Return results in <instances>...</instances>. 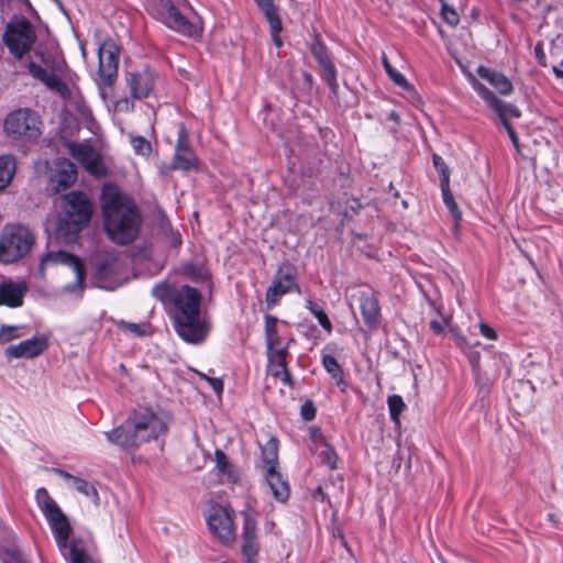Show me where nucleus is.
<instances>
[{
    "mask_svg": "<svg viewBox=\"0 0 563 563\" xmlns=\"http://www.w3.org/2000/svg\"><path fill=\"white\" fill-rule=\"evenodd\" d=\"M152 296L170 307V318L177 335L189 344L203 343L210 331L211 322L201 313V294L188 285L172 286L156 284Z\"/></svg>",
    "mask_w": 563,
    "mask_h": 563,
    "instance_id": "1",
    "label": "nucleus"
},
{
    "mask_svg": "<svg viewBox=\"0 0 563 563\" xmlns=\"http://www.w3.org/2000/svg\"><path fill=\"white\" fill-rule=\"evenodd\" d=\"M104 230L118 244L133 242L140 231L142 218L134 200L117 186L106 185L101 194Z\"/></svg>",
    "mask_w": 563,
    "mask_h": 563,
    "instance_id": "2",
    "label": "nucleus"
},
{
    "mask_svg": "<svg viewBox=\"0 0 563 563\" xmlns=\"http://www.w3.org/2000/svg\"><path fill=\"white\" fill-rule=\"evenodd\" d=\"M168 428L167 415L151 407L135 408L125 422L106 432L107 439L121 446H137L144 442L157 439Z\"/></svg>",
    "mask_w": 563,
    "mask_h": 563,
    "instance_id": "3",
    "label": "nucleus"
},
{
    "mask_svg": "<svg viewBox=\"0 0 563 563\" xmlns=\"http://www.w3.org/2000/svg\"><path fill=\"white\" fill-rule=\"evenodd\" d=\"M65 216L59 223L56 234L70 241L75 238L80 228L90 221L92 207L86 195L81 192H70L65 197Z\"/></svg>",
    "mask_w": 563,
    "mask_h": 563,
    "instance_id": "4",
    "label": "nucleus"
},
{
    "mask_svg": "<svg viewBox=\"0 0 563 563\" xmlns=\"http://www.w3.org/2000/svg\"><path fill=\"white\" fill-rule=\"evenodd\" d=\"M35 243L32 231L22 225H5L0 234V262L12 264L25 257Z\"/></svg>",
    "mask_w": 563,
    "mask_h": 563,
    "instance_id": "5",
    "label": "nucleus"
},
{
    "mask_svg": "<svg viewBox=\"0 0 563 563\" xmlns=\"http://www.w3.org/2000/svg\"><path fill=\"white\" fill-rule=\"evenodd\" d=\"M35 499L38 508L48 521L58 549L65 551L68 547V539L71 532V527L66 515L44 487L36 490Z\"/></svg>",
    "mask_w": 563,
    "mask_h": 563,
    "instance_id": "6",
    "label": "nucleus"
},
{
    "mask_svg": "<svg viewBox=\"0 0 563 563\" xmlns=\"http://www.w3.org/2000/svg\"><path fill=\"white\" fill-rule=\"evenodd\" d=\"M41 126L40 115L29 108L11 111L3 121L5 135L14 141L35 140L41 134Z\"/></svg>",
    "mask_w": 563,
    "mask_h": 563,
    "instance_id": "7",
    "label": "nucleus"
},
{
    "mask_svg": "<svg viewBox=\"0 0 563 563\" xmlns=\"http://www.w3.org/2000/svg\"><path fill=\"white\" fill-rule=\"evenodd\" d=\"M35 40L34 26L27 19L15 18L7 24L3 41L15 57L21 58L26 54Z\"/></svg>",
    "mask_w": 563,
    "mask_h": 563,
    "instance_id": "8",
    "label": "nucleus"
},
{
    "mask_svg": "<svg viewBox=\"0 0 563 563\" xmlns=\"http://www.w3.org/2000/svg\"><path fill=\"white\" fill-rule=\"evenodd\" d=\"M209 530L223 544L235 540L234 510L221 505H211L206 514Z\"/></svg>",
    "mask_w": 563,
    "mask_h": 563,
    "instance_id": "9",
    "label": "nucleus"
},
{
    "mask_svg": "<svg viewBox=\"0 0 563 563\" xmlns=\"http://www.w3.org/2000/svg\"><path fill=\"white\" fill-rule=\"evenodd\" d=\"M155 14L166 26L183 35L195 36L200 32V29L183 15L170 0H159L155 5Z\"/></svg>",
    "mask_w": 563,
    "mask_h": 563,
    "instance_id": "10",
    "label": "nucleus"
},
{
    "mask_svg": "<svg viewBox=\"0 0 563 563\" xmlns=\"http://www.w3.org/2000/svg\"><path fill=\"white\" fill-rule=\"evenodd\" d=\"M69 155L88 173L100 175L104 172L100 153L88 142H68Z\"/></svg>",
    "mask_w": 563,
    "mask_h": 563,
    "instance_id": "11",
    "label": "nucleus"
},
{
    "mask_svg": "<svg viewBox=\"0 0 563 563\" xmlns=\"http://www.w3.org/2000/svg\"><path fill=\"white\" fill-rule=\"evenodd\" d=\"M27 68L31 75L43 82L49 90L55 91L64 99L70 98V89L60 79L62 69L45 68L36 62H30Z\"/></svg>",
    "mask_w": 563,
    "mask_h": 563,
    "instance_id": "12",
    "label": "nucleus"
},
{
    "mask_svg": "<svg viewBox=\"0 0 563 563\" xmlns=\"http://www.w3.org/2000/svg\"><path fill=\"white\" fill-rule=\"evenodd\" d=\"M66 265L75 272V279L76 286H81L84 278H85V268L79 257L69 254L64 251H48L43 257L41 258L40 263V273L44 274V271L48 266L53 265Z\"/></svg>",
    "mask_w": 563,
    "mask_h": 563,
    "instance_id": "13",
    "label": "nucleus"
},
{
    "mask_svg": "<svg viewBox=\"0 0 563 563\" xmlns=\"http://www.w3.org/2000/svg\"><path fill=\"white\" fill-rule=\"evenodd\" d=\"M99 74L104 82H110L117 74L120 49L112 38L104 40L98 49Z\"/></svg>",
    "mask_w": 563,
    "mask_h": 563,
    "instance_id": "14",
    "label": "nucleus"
},
{
    "mask_svg": "<svg viewBox=\"0 0 563 563\" xmlns=\"http://www.w3.org/2000/svg\"><path fill=\"white\" fill-rule=\"evenodd\" d=\"M364 323L369 330H376L380 324V306L377 294L372 289L360 290L356 294Z\"/></svg>",
    "mask_w": 563,
    "mask_h": 563,
    "instance_id": "15",
    "label": "nucleus"
},
{
    "mask_svg": "<svg viewBox=\"0 0 563 563\" xmlns=\"http://www.w3.org/2000/svg\"><path fill=\"white\" fill-rule=\"evenodd\" d=\"M197 157L189 146L188 134L183 123L178 125L177 144L172 162L173 169L189 170L196 167Z\"/></svg>",
    "mask_w": 563,
    "mask_h": 563,
    "instance_id": "16",
    "label": "nucleus"
},
{
    "mask_svg": "<svg viewBox=\"0 0 563 563\" xmlns=\"http://www.w3.org/2000/svg\"><path fill=\"white\" fill-rule=\"evenodd\" d=\"M468 78L473 89L486 102L487 107L494 110L498 117L510 115L514 118H519L521 115L520 110L516 106L504 103L493 93V91H490L485 85L478 81L473 75H470Z\"/></svg>",
    "mask_w": 563,
    "mask_h": 563,
    "instance_id": "17",
    "label": "nucleus"
},
{
    "mask_svg": "<svg viewBox=\"0 0 563 563\" xmlns=\"http://www.w3.org/2000/svg\"><path fill=\"white\" fill-rule=\"evenodd\" d=\"M125 80L132 97L134 99H144L147 98L154 89L156 74L148 68H144L129 73Z\"/></svg>",
    "mask_w": 563,
    "mask_h": 563,
    "instance_id": "18",
    "label": "nucleus"
},
{
    "mask_svg": "<svg viewBox=\"0 0 563 563\" xmlns=\"http://www.w3.org/2000/svg\"><path fill=\"white\" fill-rule=\"evenodd\" d=\"M29 285L23 279H3L0 283V305L18 308L23 305Z\"/></svg>",
    "mask_w": 563,
    "mask_h": 563,
    "instance_id": "19",
    "label": "nucleus"
},
{
    "mask_svg": "<svg viewBox=\"0 0 563 563\" xmlns=\"http://www.w3.org/2000/svg\"><path fill=\"white\" fill-rule=\"evenodd\" d=\"M47 346L48 342L45 336H33L8 346L4 354L8 358H32L42 354Z\"/></svg>",
    "mask_w": 563,
    "mask_h": 563,
    "instance_id": "20",
    "label": "nucleus"
},
{
    "mask_svg": "<svg viewBox=\"0 0 563 563\" xmlns=\"http://www.w3.org/2000/svg\"><path fill=\"white\" fill-rule=\"evenodd\" d=\"M292 287H296L297 291L300 292V288L295 284V275L289 271L278 269L266 291L267 305L275 306L279 298L290 291Z\"/></svg>",
    "mask_w": 563,
    "mask_h": 563,
    "instance_id": "21",
    "label": "nucleus"
},
{
    "mask_svg": "<svg viewBox=\"0 0 563 563\" xmlns=\"http://www.w3.org/2000/svg\"><path fill=\"white\" fill-rule=\"evenodd\" d=\"M241 549L247 563H253L260 551V542L256 533V521L249 515L244 517Z\"/></svg>",
    "mask_w": 563,
    "mask_h": 563,
    "instance_id": "22",
    "label": "nucleus"
},
{
    "mask_svg": "<svg viewBox=\"0 0 563 563\" xmlns=\"http://www.w3.org/2000/svg\"><path fill=\"white\" fill-rule=\"evenodd\" d=\"M310 49L313 57L322 68L323 79L327 81L332 92H336L339 87L336 81V69L329 57L327 47L321 42H316L311 45Z\"/></svg>",
    "mask_w": 563,
    "mask_h": 563,
    "instance_id": "23",
    "label": "nucleus"
},
{
    "mask_svg": "<svg viewBox=\"0 0 563 563\" xmlns=\"http://www.w3.org/2000/svg\"><path fill=\"white\" fill-rule=\"evenodd\" d=\"M287 349H277L268 353V371L273 377L280 379L285 385H292L290 373L286 364Z\"/></svg>",
    "mask_w": 563,
    "mask_h": 563,
    "instance_id": "24",
    "label": "nucleus"
},
{
    "mask_svg": "<svg viewBox=\"0 0 563 563\" xmlns=\"http://www.w3.org/2000/svg\"><path fill=\"white\" fill-rule=\"evenodd\" d=\"M477 74L481 78L487 80L500 95L508 96L514 90L511 81L501 73L479 66Z\"/></svg>",
    "mask_w": 563,
    "mask_h": 563,
    "instance_id": "25",
    "label": "nucleus"
},
{
    "mask_svg": "<svg viewBox=\"0 0 563 563\" xmlns=\"http://www.w3.org/2000/svg\"><path fill=\"white\" fill-rule=\"evenodd\" d=\"M264 476L274 498L280 503H285L289 497V485L287 481L284 479L278 468L266 471Z\"/></svg>",
    "mask_w": 563,
    "mask_h": 563,
    "instance_id": "26",
    "label": "nucleus"
},
{
    "mask_svg": "<svg viewBox=\"0 0 563 563\" xmlns=\"http://www.w3.org/2000/svg\"><path fill=\"white\" fill-rule=\"evenodd\" d=\"M77 179V168L69 159H59L56 168V180L64 188L73 185Z\"/></svg>",
    "mask_w": 563,
    "mask_h": 563,
    "instance_id": "27",
    "label": "nucleus"
},
{
    "mask_svg": "<svg viewBox=\"0 0 563 563\" xmlns=\"http://www.w3.org/2000/svg\"><path fill=\"white\" fill-rule=\"evenodd\" d=\"M263 473L278 468V440L271 438L262 448Z\"/></svg>",
    "mask_w": 563,
    "mask_h": 563,
    "instance_id": "28",
    "label": "nucleus"
},
{
    "mask_svg": "<svg viewBox=\"0 0 563 563\" xmlns=\"http://www.w3.org/2000/svg\"><path fill=\"white\" fill-rule=\"evenodd\" d=\"M15 174V159L11 155L0 156V191L5 189Z\"/></svg>",
    "mask_w": 563,
    "mask_h": 563,
    "instance_id": "29",
    "label": "nucleus"
},
{
    "mask_svg": "<svg viewBox=\"0 0 563 563\" xmlns=\"http://www.w3.org/2000/svg\"><path fill=\"white\" fill-rule=\"evenodd\" d=\"M69 561L70 563H92L88 555L85 544L80 539H74L69 543Z\"/></svg>",
    "mask_w": 563,
    "mask_h": 563,
    "instance_id": "30",
    "label": "nucleus"
},
{
    "mask_svg": "<svg viewBox=\"0 0 563 563\" xmlns=\"http://www.w3.org/2000/svg\"><path fill=\"white\" fill-rule=\"evenodd\" d=\"M256 5L264 13L269 26L277 29L280 20L277 8L273 3V0H254Z\"/></svg>",
    "mask_w": 563,
    "mask_h": 563,
    "instance_id": "31",
    "label": "nucleus"
},
{
    "mask_svg": "<svg viewBox=\"0 0 563 563\" xmlns=\"http://www.w3.org/2000/svg\"><path fill=\"white\" fill-rule=\"evenodd\" d=\"M322 365L339 386L344 384L343 371L334 356L330 354H323Z\"/></svg>",
    "mask_w": 563,
    "mask_h": 563,
    "instance_id": "32",
    "label": "nucleus"
},
{
    "mask_svg": "<svg viewBox=\"0 0 563 563\" xmlns=\"http://www.w3.org/2000/svg\"><path fill=\"white\" fill-rule=\"evenodd\" d=\"M440 187H441L443 203L445 205V207L448 208V210L450 211V213L452 214L454 220L456 222H459L462 218V212H461L457 203L455 202V199L450 190V184H446L445 186L440 185Z\"/></svg>",
    "mask_w": 563,
    "mask_h": 563,
    "instance_id": "33",
    "label": "nucleus"
},
{
    "mask_svg": "<svg viewBox=\"0 0 563 563\" xmlns=\"http://www.w3.org/2000/svg\"><path fill=\"white\" fill-rule=\"evenodd\" d=\"M387 405L391 420L399 423V416L406 408L402 398L399 395H391L387 398Z\"/></svg>",
    "mask_w": 563,
    "mask_h": 563,
    "instance_id": "34",
    "label": "nucleus"
},
{
    "mask_svg": "<svg viewBox=\"0 0 563 563\" xmlns=\"http://www.w3.org/2000/svg\"><path fill=\"white\" fill-rule=\"evenodd\" d=\"M74 487L78 493L90 497L96 504L99 501L98 492L89 482L79 477L74 478Z\"/></svg>",
    "mask_w": 563,
    "mask_h": 563,
    "instance_id": "35",
    "label": "nucleus"
},
{
    "mask_svg": "<svg viewBox=\"0 0 563 563\" xmlns=\"http://www.w3.org/2000/svg\"><path fill=\"white\" fill-rule=\"evenodd\" d=\"M382 62H383V66L386 70V73L388 74L389 78L397 86L402 87V88L408 87V81L405 78V76L391 66V64L389 63V60L387 59V57L385 55H383Z\"/></svg>",
    "mask_w": 563,
    "mask_h": 563,
    "instance_id": "36",
    "label": "nucleus"
},
{
    "mask_svg": "<svg viewBox=\"0 0 563 563\" xmlns=\"http://www.w3.org/2000/svg\"><path fill=\"white\" fill-rule=\"evenodd\" d=\"M120 327L134 336H143L150 333V324L146 322L133 323L122 321Z\"/></svg>",
    "mask_w": 563,
    "mask_h": 563,
    "instance_id": "37",
    "label": "nucleus"
},
{
    "mask_svg": "<svg viewBox=\"0 0 563 563\" xmlns=\"http://www.w3.org/2000/svg\"><path fill=\"white\" fill-rule=\"evenodd\" d=\"M320 449H322L320 452L322 463L328 465L331 470L336 468L339 457L335 451L328 443L321 445Z\"/></svg>",
    "mask_w": 563,
    "mask_h": 563,
    "instance_id": "38",
    "label": "nucleus"
},
{
    "mask_svg": "<svg viewBox=\"0 0 563 563\" xmlns=\"http://www.w3.org/2000/svg\"><path fill=\"white\" fill-rule=\"evenodd\" d=\"M432 161L435 169L440 175V185L445 186L446 184H450V170L443 158L438 154H433Z\"/></svg>",
    "mask_w": 563,
    "mask_h": 563,
    "instance_id": "39",
    "label": "nucleus"
},
{
    "mask_svg": "<svg viewBox=\"0 0 563 563\" xmlns=\"http://www.w3.org/2000/svg\"><path fill=\"white\" fill-rule=\"evenodd\" d=\"M36 56L40 58L38 65H42L45 68L62 69V63L55 55L36 51Z\"/></svg>",
    "mask_w": 563,
    "mask_h": 563,
    "instance_id": "40",
    "label": "nucleus"
},
{
    "mask_svg": "<svg viewBox=\"0 0 563 563\" xmlns=\"http://www.w3.org/2000/svg\"><path fill=\"white\" fill-rule=\"evenodd\" d=\"M131 144L136 154L146 156L151 153V143L143 136H134L131 139Z\"/></svg>",
    "mask_w": 563,
    "mask_h": 563,
    "instance_id": "41",
    "label": "nucleus"
},
{
    "mask_svg": "<svg viewBox=\"0 0 563 563\" xmlns=\"http://www.w3.org/2000/svg\"><path fill=\"white\" fill-rule=\"evenodd\" d=\"M441 16L451 26H456L460 22L457 12L446 3H442Z\"/></svg>",
    "mask_w": 563,
    "mask_h": 563,
    "instance_id": "42",
    "label": "nucleus"
},
{
    "mask_svg": "<svg viewBox=\"0 0 563 563\" xmlns=\"http://www.w3.org/2000/svg\"><path fill=\"white\" fill-rule=\"evenodd\" d=\"M214 457H216V466L219 470V472H221L222 474H230L231 464H230L227 455L224 454V452H222L221 450H216Z\"/></svg>",
    "mask_w": 563,
    "mask_h": 563,
    "instance_id": "43",
    "label": "nucleus"
},
{
    "mask_svg": "<svg viewBox=\"0 0 563 563\" xmlns=\"http://www.w3.org/2000/svg\"><path fill=\"white\" fill-rule=\"evenodd\" d=\"M18 330V325H2L0 328V344H5L19 338V334H16Z\"/></svg>",
    "mask_w": 563,
    "mask_h": 563,
    "instance_id": "44",
    "label": "nucleus"
},
{
    "mask_svg": "<svg viewBox=\"0 0 563 563\" xmlns=\"http://www.w3.org/2000/svg\"><path fill=\"white\" fill-rule=\"evenodd\" d=\"M309 434H310V439L313 443V448L314 450H319L321 448V445H323L324 443H327V441L324 440V437L321 432V430L317 427H310L309 428Z\"/></svg>",
    "mask_w": 563,
    "mask_h": 563,
    "instance_id": "45",
    "label": "nucleus"
},
{
    "mask_svg": "<svg viewBox=\"0 0 563 563\" xmlns=\"http://www.w3.org/2000/svg\"><path fill=\"white\" fill-rule=\"evenodd\" d=\"M278 319L274 316L266 314L264 318L265 338L277 333Z\"/></svg>",
    "mask_w": 563,
    "mask_h": 563,
    "instance_id": "46",
    "label": "nucleus"
},
{
    "mask_svg": "<svg viewBox=\"0 0 563 563\" xmlns=\"http://www.w3.org/2000/svg\"><path fill=\"white\" fill-rule=\"evenodd\" d=\"M134 110V103L128 97H123L115 101L114 111L130 113Z\"/></svg>",
    "mask_w": 563,
    "mask_h": 563,
    "instance_id": "47",
    "label": "nucleus"
},
{
    "mask_svg": "<svg viewBox=\"0 0 563 563\" xmlns=\"http://www.w3.org/2000/svg\"><path fill=\"white\" fill-rule=\"evenodd\" d=\"M313 316L318 320L319 324L328 332L331 333L332 331V323L330 319L328 318L327 313L319 308L317 311H313Z\"/></svg>",
    "mask_w": 563,
    "mask_h": 563,
    "instance_id": "48",
    "label": "nucleus"
},
{
    "mask_svg": "<svg viewBox=\"0 0 563 563\" xmlns=\"http://www.w3.org/2000/svg\"><path fill=\"white\" fill-rule=\"evenodd\" d=\"M300 415L303 420L310 421L316 417V407L312 401L308 400L301 405Z\"/></svg>",
    "mask_w": 563,
    "mask_h": 563,
    "instance_id": "49",
    "label": "nucleus"
},
{
    "mask_svg": "<svg viewBox=\"0 0 563 563\" xmlns=\"http://www.w3.org/2000/svg\"><path fill=\"white\" fill-rule=\"evenodd\" d=\"M265 341H266L267 354L274 353L275 351H277V349H285L284 346H282V341H280L278 333L266 336Z\"/></svg>",
    "mask_w": 563,
    "mask_h": 563,
    "instance_id": "50",
    "label": "nucleus"
},
{
    "mask_svg": "<svg viewBox=\"0 0 563 563\" xmlns=\"http://www.w3.org/2000/svg\"><path fill=\"white\" fill-rule=\"evenodd\" d=\"M470 358V362H471V365H472V368H473V372H474V375H475V379L477 382V384H479V360H481V354L479 352L477 351H474L470 354L468 356Z\"/></svg>",
    "mask_w": 563,
    "mask_h": 563,
    "instance_id": "51",
    "label": "nucleus"
},
{
    "mask_svg": "<svg viewBox=\"0 0 563 563\" xmlns=\"http://www.w3.org/2000/svg\"><path fill=\"white\" fill-rule=\"evenodd\" d=\"M184 274L192 277V278H201L203 276V271L201 267H197L192 264H186L183 268Z\"/></svg>",
    "mask_w": 563,
    "mask_h": 563,
    "instance_id": "52",
    "label": "nucleus"
},
{
    "mask_svg": "<svg viewBox=\"0 0 563 563\" xmlns=\"http://www.w3.org/2000/svg\"><path fill=\"white\" fill-rule=\"evenodd\" d=\"M479 333L488 340H496L497 333L496 331L487 323H479Z\"/></svg>",
    "mask_w": 563,
    "mask_h": 563,
    "instance_id": "53",
    "label": "nucleus"
},
{
    "mask_svg": "<svg viewBox=\"0 0 563 563\" xmlns=\"http://www.w3.org/2000/svg\"><path fill=\"white\" fill-rule=\"evenodd\" d=\"M214 393L220 395L223 391V382L220 378L203 376Z\"/></svg>",
    "mask_w": 563,
    "mask_h": 563,
    "instance_id": "54",
    "label": "nucleus"
},
{
    "mask_svg": "<svg viewBox=\"0 0 563 563\" xmlns=\"http://www.w3.org/2000/svg\"><path fill=\"white\" fill-rule=\"evenodd\" d=\"M273 42L277 47H280L283 45L282 38L279 36V33L283 29L282 21H279L277 29H274L273 26H269Z\"/></svg>",
    "mask_w": 563,
    "mask_h": 563,
    "instance_id": "55",
    "label": "nucleus"
},
{
    "mask_svg": "<svg viewBox=\"0 0 563 563\" xmlns=\"http://www.w3.org/2000/svg\"><path fill=\"white\" fill-rule=\"evenodd\" d=\"M476 385L478 387L479 393L486 394L488 393L490 380L487 377H483L482 373L479 372V384L476 383Z\"/></svg>",
    "mask_w": 563,
    "mask_h": 563,
    "instance_id": "56",
    "label": "nucleus"
},
{
    "mask_svg": "<svg viewBox=\"0 0 563 563\" xmlns=\"http://www.w3.org/2000/svg\"><path fill=\"white\" fill-rule=\"evenodd\" d=\"M430 328L434 333H441L443 331V324L438 320H432L430 322Z\"/></svg>",
    "mask_w": 563,
    "mask_h": 563,
    "instance_id": "57",
    "label": "nucleus"
},
{
    "mask_svg": "<svg viewBox=\"0 0 563 563\" xmlns=\"http://www.w3.org/2000/svg\"><path fill=\"white\" fill-rule=\"evenodd\" d=\"M553 73L556 75V77L563 78V59L559 65L553 66Z\"/></svg>",
    "mask_w": 563,
    "mask_h": 563,
    "instance_id": "58",
    "label": "nucleus"
},
{
    "mask_svg": "<svg viewBox=\"0 0 563 563\" xmlns=\"http://www.w3.org/2000/svg\"><path fill=\"white\" fill-rule=\"evenodd\" d=\"M306 308L313 314V311H317L320 307H318L311 299L306 301Z\"/></svg>",
    "mask_w": 563,
    "mask_h": 563,
    "instance_id": "59",
    "label": "nucleus"
},
{
    "mask_svg": "<svg viewBox=\"0 0 563 563\" xmlns=\"http://www.w3.org/2000/svg\"><path fill=\"white\" fill-rule=\"evenodd\" d=\"M507 133H508V135H509V137H510V140H511L512 144L515 145V147H517V148H518V146H519V144H518L519 140H518V136H517V134H516L515 130L512 129V130H510V131H509V132H507Z\"/></svg>",
    "mask_w": 563,
    "mask_h": 563,
    "instance_id": "60",
    "label": "nucleus"
},
{
    "mask_svg": "<svg viewBox=\"0 0 563 563\" xmlns=\"http://www.w3.org/2000/svg\"><path fill=\"white\" fill-rule=\"evenodd\" d=\"M499 119H500V122H501L503 126L505 128V130L507 132L512 130V126L510 125L509 121L507 120V117L503 115V117H499Z\"/></svg>",
    "mask_w": 563,
    "mask_h": 563,
    "instance_id": "61",
    "label": "nucleus"
},
{
    "mask_svg": "<svg viewBox=\"0 0 563 563\" xmlns=\"http://www.w3.org/2000/svg\"><path fill=\"white\" fill-rule=\"evenodd\" d=\"M534 52H536V56L541 59L544 57V54H543V51H542V47L540 45H537L534 47Z\"/></svg>",
    "mask_w": 563,
    "mask_h": 563,
    "instance_id": "62",
    "label": "nucleus"
},
{
    "mask_svg": "<svg viewBox=\"0 0 563 563\" xmlns=\"http://www.w3.org/2000/svg\"><path fill=\"white\" fill-rule=\"evenodd\" d=\"M58 472L66 479H71L74 482V478H76L75 476L70 475L69 473H67L65 471L59 470Z\"/></svg>",
    "mask_w": 563,
    "mask_h": 563,
    "instance_id": "63",
    "label": "nucleus"
},
{
    "mask_svg": "<svg viewBox=\"0 0 563 563\" xmlns=\"http://www.w3.org/2000/svg\"><path fill=\"white\" fill-rule=\"evenodd\" d=\"M456 342H457V344H459L461 347H463L464 345H466V340H465V338H463V336H457V338H456Z\"/></svg>",
    "mask_w": 563,
    "mask_h": 563,
    "instance_id": "64",
    "label": "nucleus"
}]
</instances>
